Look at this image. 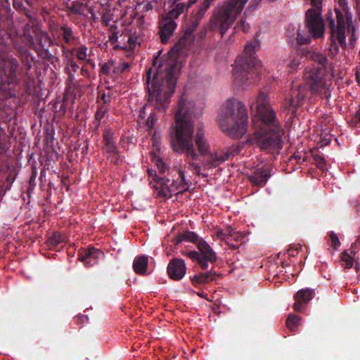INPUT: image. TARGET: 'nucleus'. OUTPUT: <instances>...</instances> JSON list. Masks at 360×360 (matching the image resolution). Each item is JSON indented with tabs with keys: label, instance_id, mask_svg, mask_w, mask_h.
Here are the masks:
<instances>
[{
	"label": "nucleus",
	"instance_id": "nucleus-1",
	"mask_svg": "<svg viewBox=\"0 0 360 360\" xmlns=\"http://www.w3.org/2000/svg\"><path fill=\"white\" fill-rule=\"evenodd\" d=\"M190 30L191 28H188L186 31L185 35L176 43L168 56L162 60L158 68L154 65L148 71V103L141 108L140 117L145 119L149 112L146 122L149 129L154 126L156 113L165 112L174 92L176 79L182 67L178 57L185 53L190 44V35L192 33Z\"/></svg>",
	"mask_w": 360,
	"mask_h": 360
},
{
	"label": "nucleus",
	"instance_id": "nucleus-2",
	"mask_svg": "<svg viewBox=\"0 0 360 360\" xmlns=\"http://www.w3.org/2000/svg\"><path fill=\"white\" fill-rule=\"evenodd\" d=\"M250 109L254 124L256 125V119H258L262 126L259 127L248 141L270 153H278L283 146L282 130L275 112L269 105L268 96L260 92L257 99L250 103Z\"/></svg>",
	"mask_w": 360,
	"mask_h": 360
},
{
	"label": "nucleus",
	"instance_id": "nucleus-3",
	"mask_svg": "<svg viewBox=\"0 0 360 360\" xmlns=\"http://www.w3.org/2000/svg\"><path fill=\"white\" fill-rule=\"evenodd\" d=\"M193 102L186 94L179 99L175 114L176 126L171 134V147L179 154L185 153L187 158L197 160L198 154L194 145Z\"/></svg>",
	"mask_w": 360,
	"mask_h": 360
},
{
	"label": "nucleus",
	"instance_id": "nucleus-4",
	"mask_svg": "<svg viewBox=\"0 0 360 360\" xmlns=\"http://www.w3.org/2000/svg\"><path fill=\"white\" fill-rule=\"evenodd\" d=\"M305 56L317 65L307 67L304 74V82L310 88L311 93L321 97L330 98L333 72L326 55L318 51L309 50Z\"/></svg>",
	"mask_w": 360,
	"mask_h": 360
},
{
	"label": "nucleus",
	"instance_id": "nucleus-5",
	"mask_svg": "<svg viewBox=\"0 0 360 360\" xmlns=\"http://www.w3.org/2000/svg\"><path fill=\"white\" fill-rule=\"evenodd\" d=\"M217 122L227 136L233 139L241 138L246 133L248 125L245 105L235 99L227 100L220 108Z\"/></svg>",
	"mask_w": 360,
	"mask_h": 360
},
{
	"label": "nucleus",
	"instance_id": "nucleus-6",
	"mask_svg": "<svg viewBox=\"0 0 360 360\" xmlns=\"http://www.w3.org/2000/svg\"><path fill=\"white\" fill-rule=\"evenodd\" d=\"M259 45L256 40L247 44L243 53L236 58L233 66V84L236 87L245 89L254 83L252 82L254 75L252 70L260 65L255 54V49Z\"/></svg>",
	"mask_w": 360,
	"mask_h": 360
},
{
	"label": "nucleus",
	"instance_id": "nucleus-7",
	"mask_svg": "<svg viewBox=\"0 0 360 360\" xmlns=\"http://www.w3.org/2000/svg\"><path fill=\"white\" fill-rule=\"evenodd\" d=\"M248 0H226L213 10L210 18L212 30H219L221 36L233 25L243 12Z\"/></svg>",
	"mask_w": 360,
	"mask_h": 360
},
{
	"label": "nucleus",
	"instance_id": "nucleus-8",
	"mask_svg": "<svg viewBox=\"0 0 360 360\" xmlns=\"http://www.w3.org/2000/svg\"><path fill=\"white\" fill-rule=\"evenodd\" d=\"M186 166V162H183L176 166L175 171L179 174V178L176 179L160 177L155 179L153 182L151 181L158 197L171 198L174 194H178L187 190L188 181H186L184 169V167Z\"/></svg>",
	"mask_w": 360,
	"mask_h": 360
},
{
	"label": "nucleus",
	"instance_id": "nucleus-9",
	"mask_svg": "<svg viewBox=\"0 0 360 360\" xmlns=\"http://www.w3.org/2000/svg\"><path fill=\"white\" fill-rule=\"evenodd\" d=\"M338 22L335 24L333 13L330 12L327 16V22L329 24L330 29V38L331 45L330 47V53L333 57H335L339 52L337 43H338L342 48L347 46L346 34H351L352 32L348 33L346 27H344V19L340 13L338 14ZM351 35H349L350 37Z\"/></svg>",
	"mask_w": 360,
	"mask_h": 360
},
{
	"label": "nucleus",
	"instance_id": "nucleus-10",
	"mask_svg": "<svg viewBox=\"0 0 360 360\" xmlns=\"http://www.w3.org/2000/svg\"><path fill=\"white\" fill-rule=\"evenodd\" d=\"M323 0H310L311 8L306 11V25L312 37L322 38L324 35V24L321 17Z\"/></svg>",
	"mask_w": 360,
	"mask_h": 360
},
{
	"label": "nucleus",
	"instance_id": "nucleus-11",
	"mask_svg": "<svg viewBox=\"0 0 360 360\" xmlns=\"http://www.w3.org/2000/svg\"><path fill=\"white\" fill-rule=\"evenodd\" d=\"M198 248L200 252L196 251H182L181 254L187 256L193 261H196L203 269L208 268V263H214L217 260L216 253L210 245L204 240L198 243Z\"/></svg>",
	"mask_w": 360,
	"mask_h": 360
},
{
	"label": "nucleus",
	"instance_id": "nucleus-12",
	"mask_svg": "<svg viewBox=\"0 0 360 360\" xmlns=\"http://www.w3.org/2000/svg\"><path fill=\"white\" fill-rule=\"evenodd\" d=\"M339 4L342 8V11L340 10H335V24L338 22V14L340 13L344 19V27L347 28V32H352L351 36L349 37V44L352 48H354L356 37L355 35L356 27L352 22V15L349 12L348 4L346 0H339Z\"/></svg>",
	"mask_w": 360,
	"mask_h": 360
},
{
	"label": "nucleus",
	"instance_id": "nucleus-13",
	"mask_svg": "<svg viewBox=\"0 0 360 360\" xmlns=\"http://www.w3.org/2000/svg\"><path fill=\"white\" fill-rule=\"evenodd\" d=\"M231 155H233V153L230 150H219L213 153L210 151L205 155L207 158L203 160L202 165L205 169L215 168L224 163Z\"/></svg>",
	"mask_w": 360,
	"mask_h": 360
},
{
	"label": "nucleus",
	"instance_id": "nucleus-14",
	"mask_svg": "<svg viewBox=\"0 0 360 360\" xmlns=\"http://www.w3.org/2000/svg\"><path fill=\"white\" fill-rule=\"evenodd\" d=\"M186 272V266L184 259L179 258L172 259L167 266L169 277L174 281L181 280Z\"/></svg>",
	"mask_w": 360,
	"mask_h": 360
},
{
	"label": "nucleus",
	"instance_id": "nucleus-15",
	"mask_svg": "<svg viewBox=\"0 0 360 360\" xmlns=\"http://www.w3.org/2000/svg\"><path fill=\"white\" fill-rule=\"evenodd\" d=\"M152 140L153 150L150 152L151 160L158 167L159 172L162 173L165 170V164L160 156L161 143L159 134L155 133L153 136Z\"/></svg>",
	"mask_w": 360,
	"mask_h": 360
},
{
	"label": "nucleus",
	"instance_id": "nucleus-16",
	"mask_svg": "<svg viewBox=\"0 0 360 360\" xmlns=\"http://www.w3.org/2000/svg\"><path fill=\"white\" fill-rule=\"evenodd\" d=\"M194 143L196 145L199 154L202 156H205L210 152L211 146L205 136V131L202 124L197 126Z\"/></svg>",
	"mask_w": 360,
	"mask_h": 360
},
{
	"label": "nucleus",
	"instance_id": "nucleus-17",
	"mask_svg": "<svg viewBox=\"0 0 360 360\" xmlns=\"http://www.w3.org/2000/svg\"><path fill=\"white\" fill-rule=\"evenodd\" d=\"M306 95L305 88L299 86L297 89L293 91L290 97L285 98V108L288 110L294 111L303 103Z\"/></svg>",
	"mask_w": 360,
	"mask_h": 360
},
{
	"label": "nucleus",
	"instance_id": "nucleus-18",
	"mask_svg": "<svg viewBox=\"0 0 360 360\" xmlns=\"http://www.w3.org/2000/svg\"><path fill=\"white\" fill-rule=\"evenodd\" d=\"M314 296V291L311 289L306 288L297 291L295 295L294 309L299 312L302 311L304 310L303 304L307 303Z\"/></svg>",
	"mask_w": 360,
	"mask_h": 360
},
{
	"label": "nucleus",
	"instance_id": "nucleus-19",
	"mask_svg": "<svg viewBox=\"0 0 360 360\" xmlns=\"http://www.w3.org/2000/svg\"><path fill=\"white\" fill-rule=\"evenodd\" d=\"M103 257V252L99 250L91 248L84 250L80 253L79 259L86 266H91L96 264L98 260Z\"/></svg>",
	"mask_w": 360,
	"mask_h": 360
},
{
	"label": "nucleus",
	"instance_id": "nucleus-20",
	"mask_svg": "<svg viewBox=\"0 0 360 360\" xmlns=\"http://www.w3.org/2000/svg\"><path fill=\"white\" fill-rule=\"evenodd\" d=\"M137 44V36L136 34L126 32L120 36L119 44L115 45V47H119L126 51H133Z\"/></svg>",
	"mask_w": 360,
	"mask_h": 360
},
{
	"label": "nucleus",
	"instance_id": "nucleus-21",
	"mask_svg": "<svg viewBox=\"0 0 360 360\" xmlns=\"http://www.w3.org/2000/svg\"><path fill=\"white\" fill-rule=\"evenodd\" d=\"M176 27V24L174 20L168 17L162 19L160 22V37L163 43L167 42L168 39L173 34Z\"/></svg>",
	"mask_w": 360,
	"mask_h": 360
},
{
	"label": "nucleus",
	"instance_id": "nucleus-22",
	"mask_svg": "<svg viewBox=\"0 0 360 360\" xmlns=\"http://www.w3.org/2000/svg\"><path fill=\"white\" fill-rule=\"evenodd\" d=\"M214 0H204L200 6L198 7V11L195 13L191 22V27L190 32H193L198 27L200 20L205 16L208 8L210 7Z\"/></svg>",
	"mask_w": 360,
	"mask_h": 360
},
{
	"label": "nucleus",
	"instance_id": "nucleus-23",
	"mask_svg": "<svg viewBox=\"0 0 360 360\" xmlns=\"http://www.w3.org/2000/svg\"><path fill=\"white\" fill-rule=\"evenodd\" d=\"M269 177V175L266 171L259 168L257 169L254 172V173L250 176V179L254 185L262 186L266 183Z\"/></svg>",
	"mask_w": 360,
	"mask_h": 360
},
{
	"label": "nucleus",
	"instance_id": "nucleus-24",
	"mask_svg": "<svg viewBox=\"0 0 360 360\" xmlns=\"http://www.w3.org/2000/svg\"><path fill=\"white\" fill-rule=\"evenodd\" d=\"M148 259L146 256L137 257L133 262L134 271L139 274H144L148 267Z\"/></svg>",
	"mask_w": 360,
	"mask_h": 360
},
{
	"label": "nucleus",
	"instance_id": "nucleus-25",
	"mask_svg": "<svg viewBox=\"0 0 360 360\" xmlns=\"http://www.w3.org/2000/svg\"><path fill=\"white\" fill-rule=\"evenodd\" d=\"M68 53L72 55L75 53L76 58L79 60L85 61L86 63H89L91 60L88 58L90 54L88 53V49L84 45L79 46L70 50Z\"/></svg>",
	"mask_w": 360,
	"mask_h": 360
},
{
	"label": "nucleus",
	"instance_id": "nucleus-26",
	"mask_svg": "<svg viewBox=\"0 0 360 360\" xmlns=\"http://www.w3.org/2000/svg\"><path fill=\"white\" fill-rule=\"evenodd\" d=\"M215 275V272L212 270L207 272L200 273L193 277V282L195 283H207L212 281Z\"/></svg>",
	"mask_w": 360,
	"mask_h": 360
},
{
	"label": "nucleus",
	"instance_id": "nucleus-27",
	"mask_svg": "<svg viewBox=\"0 0 360 360\" xmlns=\"http://www.w3.org/2000/svg\"><path fill=\"white\" fill-rule=\"evenodd\" d=\"M104 150L107 153L108 158L110 161L117 163L119 159L117 147L115 143H107L104 146Z\"/></svg>",
	"mask_w": 360,
	"mask_h": 360
},
{
	"label": "nucleus",
	"instance_id": "nucleus-28",
	"mask_svg": "<svg viewBox=\"0 0 360 360\" xmlns=\"http://www.w3.org/2000/svg\"><path fill=\"white\" fill-rule=\"evenodd\" d=\"M290 39L292 43L295 42L298 45L307 44L310 42L309 37L304 35L300 27L296 30V36H290Z\"/></svg>",
	"mask_w": 360,
	"mask_h": 360
},
{
	"label": "nucleus",
	"instance_id": "nucleus-29",
	"mask_svg": "<svg viewBox=\"0 0 360 360\" xmlns=\"http://www.w3.org/2000/svg\"><path fill=\"white\" fill-rule=\"evenodd\" d=\"M67 63L65 70L71 77L74 76V74L79 69V65L76 63L74 59L67 53Z\"/></svg>",
	"mask_w": 360,
	"mask_h": 360
},
{
	"label": "nucleus",
	"instance_id": "nucleus-30",
	"mask_svg": "<svg viewBox=\"0 0 360 360\" xmlns=\"http://www.w3.org/2000/svg\"><path fill=\"white\" fill-rule=\"evenodd\" d=\"M186 6L184 3H178L174 5V8L169 12L167 17L174 20L178 18L185 10Z\"/></svg>",
	"mask_w": 360,
	"mask_h": 360
},
{
	"label": "nucleus",
	"instance_id": "nucleus-31",
	"mask_svg": "<svg viewBox=\"0 0 360 360\" xmlns=\"http://www.w3.org/2000/svg\"><path fill=\"white\" fill-rule=\"evenodd\" d=\"M188 158H187L186 157V159L184 160H181L179 163H181L182 162H186V167H184V172H185V174L186 173V169H189L191 170L194 174H196V175H200V170H201V167L200 166L197 164V163H194V162H191L188 161Z\"/></svg>",
	"mask_w": 360,
	"mask_h": 360
},
{
	"label": "nucleus",
	"instance_id": "nucleus-32",
	"mask_svg": "<svg viewBox=\"0 0 360 360\" xmlns=\"http://www.w3.org/2000/svg\"><path fill=\"white\" fill-rule=\"evenodd\" d=\"M198 240V236L196 233L192 231H186L182 233L176 238V243H179L181 241H187L191 243H194Z\"/></svg>",
	"mask_w": 360,
	"mask_h": 360
},
{
	"label": "nucleus",
	"instance_id": "nucleus-33",
	"mask_svg": "<svg viewBox=\"0 0 360 360\" xmlns=\"http://www.w3.org/2000/svg\"><path fill=\"white\" fill-rule=\"evenodd\" d=\"M301 318L294 314H290L286 320V326L290 330H294L300 324Z\"/></svg>",
	"mask_w": 360,
	"mask_h": 360
},
{
	"label": "nucleus",
	"instance_id": "nucleus-34",
	"mask_svg": "<svg viewBox=\"0 0 360 360\" xmlns=\"http://www.w3.org/2000/svg\"><path fill=\"white\" fill-rule=\"evenodd\" d=\"M301 57L299 56H294L286 63V66L289 68V71L295 70L300 65Z\"/></svg>",
	"mask_w": 360,
	"mask_h": 360
},
{
	"label": "nucleus",
	"instance_id": "nucleus-35",
	"mask_svg": "<svg viewBox=\"0 0 360 360\" xmlns=\"http://www.w3.org/2000/svg\"><path fill=\"white\" fill-rule=\"evenodd\" d=\"M342 259L345 262V268L349 269L354 264V259L351 255L347 252H344L342 256Z\"/></svg>",
	"mask_w": 360,
	"mask_h": 360
},
{
	"label": "nucleus",
	"instance_id": "nucleus-36",
	"mask_svg": "<svg viewBox=\"0 0 360 360\" xmlns=\"http://www.w3.org/2000/svg\"><path fill=\"white\" fill-rule=\"evenodd\" d=\"M63 36L64 40L68 43H70L73 39L72 32L68 28L63 29Z\"/></svg>",
	"mask_w": 360,
	"mask_h": 360
},
{
	"label": "nucleus",
	"instance_id": "nucleus-37",
	"mask_svg": "<svg viewBox=\"0 0 360 360\" xmlns=\"http://www.w3.org/2000/svg\"><path fill=\"white\" fill-rule=\"evenodd\" d=\"M330 240L331 241L332 245L335 248H337L340 245V241H339V239H338V237L334 233H331L330 234Z\"/></svg>",
	"mask_w": 360,
	"mask_h": 360
},
{
	"label": "nucleus",
	"instance_id": "nucleus-38",
	"mask_svg": "<svg viewBox=\"0 0 360 360\" xmlns=\"http://www.w3.org/2000/svg\"><path fill=\"white\" fill-rule=\"evenodd\" d=\"M129 68V64L127 62H120L116 66V70L119 72H124L126 70H128Z\"/></svg>",
	"mask_w": 360,
	"mask_h": 360
},
{
	"label": "nucleus",
	"instance_id": "nucleus-39",
	"mask_svg": "<svg viewBox=\"0 0 360 360\" xmlns=\"http://www.w3.org/2000/svg\"><path fill=\"white\" fill-rule=\"evenodd\" d=\"M105 144L113 143L112 133L111 131H105L103 135Z\"/></svg>",
	"mask_w": 360,
	"mask_h": 360
},
{
	"label": "nucleus",
	"instance_id": "nucleus-40",
	"mask_svg": "<svg viewBox=\"0 0 360 360\" xmlns=\"http://www.w3.org/2000/svg\"><path fill=\"white\" fill-rule=\"evenodd\" d=\"M238 26L242 29L244 32H248L250 30V25L244 19H241Z\"/></svg>",
	"mask_w": 360,
	"mask_h": 360
},
{
	"label": "nucleus",
	"instance_id": "nucleus-41",
	"mask_svg": "<svg viewBox=\"0 0 360 360\" xmlns=\"http://www.w3.org/2000/svg\"><path fill=\"white\" fill-rule=\"evenodd\" d=\"M109 39H110V41L111 42V44H115L116 42L119 43V41H120V37L117 36V33H114V32H112L110 35Z\"/></svg>",
	"mask_w": 360,
	"mask_h": 360
},
{
	"label": "nucleus",
	"instance_id": "nucleus-42",
	"mask_svg": "<svg viewBox=\"0 0 360 360\" xmlns=\"http://www.w3.org/2000/svg\"><path fill=\"white\" fill-rule=\"evenodd\" d=\"M148 173L149 174L150 176L153 177V179L150 180V182L154 181L155 179H158V177L156 175V172L155 171H154L153 169L151 168H148Z\"/></svg>",
	"mask_w": 360,
	"mask_h": 360
},
{
	"label": "nucleus",
	"instance_id": "nucleus-43",
	"mask_svg": "<svg viewBox=\"0 0 360 360\" xmlns=\"http://www.w3.org/2000/svg\"><path fill=\"white\" fill-rule=\"evenodd\" d=\"M105 112V110H103L101 108L98 109L96 113V118L101 120L103 117Z\"/></svg>",
	"mask_w": 360,
	"mask_h": 360
},
{
	"label": "nucleus",
	"instance_id": "nucleus-44",
	"mask_svg": "<svg viewBox=\"0 0 360 360\" xmlns=\"http://www.w3.org/2000/svg\"><path fill=\"white\" fill-rule=\"evenodd\" d=\"M240 234L238 233H235V232H233L232 233V231H230V237L231 238H233L236 240H238L239 238L240 237Z\"/></svg>",
	"mask_w": 360,
	"mask_h": 360
},
{
	"label": "nucleus",
	"instance_id": "nucleus-45",
	"mask_svg": "<svg viewBox=\"0 0 360 360\" xmlns=\"http://www.w3.org/2000/svg\"><path fill=\"white\" fill-rule=\"evenodd\" d=\"M52 240H53V243L55 244H58L60 242L59 236H55Z\"/></svg>",
	"mask_w": 360,
	"mask_h": 360
},
{
	"label": "nucleus",
	"instance_id": "nucleus-46",
	"mask_svg": "<svg viewBox=\"0 0 360 360\" xmlns=\"http://www.w3.org/2000/svg\"><path fill=\"white\" fill-rule=\"evenodd\" d=\"M198 1V0H188L186 8H188V7L191 6L192 5L195 4Z\"/></svg>",
	"mask_w": 360,
	"mask_h": 360
},
{
	"label": "nucleus",
	"instance_id": "nucleus-47",
	"mask_svg": "<svg viewBox=\"0 0 360 360\" xmlns=\"http://www.w3.org/2000/svg\"><path fill=\"white\" fill-rule=\"evenodd\" d=\"M259 1V0H254L252 1L254 3V6H252L251 5L250 6V8H251V10H253L255 8V7L257 5Z\"/></svg>",
	"mask_w": 360,
	"mask_h": 360
},
{
	"label": "nucleus",
	"instance_id": "nucleus-48",
	"mask_svg": "<svg viewBox=\"0 0 360 360\" xmlns=\"http://www.w3.org/2000/svg\"><path fill=\"white\" fill-rule=\"evenodd\" d=\"M81 73H82V75H89L88 71H87L86 69H84V68H82V70H81Z\"/></svg>",
	"mask_w": 360,
	"mask_h": 360
},
{
	"label": "nucleus",
	"instance_id": "nucleus-49",
	"mask_svg": "<svg viewBox=\"0 0 360 360\" xmlns=\"http://www.w3.org/2000/svg\"><path fill=\"white\" fill-rule=\"evenodd\" d=\"M317 161L319 165H321V164H323L324 160H323V158L319 157L317 159Z\"/></svg>",
	"mask_w": 360,
	"mask_h": 360
},
{
	"label": "nucleus",
	"instance_id": "nucleus-50",
	"mask_svg": "<svg viewBox=\"0 0 360 360\" xmlns=\"http://www.w3.org/2000/svg\"><path fill=\"white\" fill-rule=\"evenodd\" d=\"M356 79L358 82L360 84V72L356 73Z\"/></svg>",
	"mask_w": 360,
	"mask_h": 360
},
{
	"label": "nucleus",
	"instance_id": "nucleus-51",
	"mask_svg": "<svg viewBox=\"0 0 360 360\" xmlns=\"http://www.w3.org/2000/svg\"><path fill=\"white\" fill-rule=\"evenodd\" d=\"M356 117L360 121V109L356 112Z\"/></svg>",
	"mask_w": 360,
	"mask_h": 360
},
{
	"label": "nucleus",
	"instance_id": "nucleus-52",
	"mask_svg": "<svg viewBox=\"0 0 360 360\" xmlns=\"http://www.w3.org/2000/svg\"><path fill=\"white\" fill-rule=\"evenodd\" d=\"M355 267H356V269L357 270H359V269H360V266H359L358 264H356V266H355Z\"/></svg>",
	"mask_w": 360,
	"mask_h": 360
},
{
	"label": "nucleus",
	"instance_id": "nucleus-53",
	"mask_svg": "<svg viewBox=\"0 0 360 360\" xmlns=\"http://www.w3.org/2000/svg\"><path fill=\"white\" fill-rule=\"evenodd\" d=\"M286 279H290L289 276H286Z\"/></svg>",
	"mask_w": 360,
	"mask_h": 360
}]
</instances>
